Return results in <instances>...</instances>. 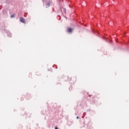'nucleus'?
I'll list each match as a JSON object with an SVG mask.
<instances>
[{"mask_svg": "<svg viewBox=\"0 0 129 129\" xmlns=\"http://www.w3.org/2000/svg\"><path fill=\"white\" fill-rule=\"evenodd\" d=\"M51 4L52 1L51 0H47L46 1V2L43 1V6L46 8V9L49 8Z\"/></svg>", "mask_w": 129, "mask_h": 129, "instance_id": "f257e3e1", "label": "nucleus"}, {"mask_svg": "<svg viewBox=\"0 0 129 129\" xmlns=\"http://www.w3.org/2000/svg\"><path fill=\"white\" fill-rule=\"evenodd\" d=\"M20 21L21 23H23V24H26V22H25V18H24L23 17H21L20 18Z\"/></svg>", "mask_w": 129, "mask_h": 129, "instance_id": "f03ea898", "label": "nucleus"}, {"mask_svg": "<svg viewBox=\"0 0 129 129\" xmlns=\"http://www.w3.org/2000/svg\"><path fill=\"white\" fill-rule=\"evenodd\" d=\"M7 36L8 37H9L10 38H11V37H12V33H11L10 31H8Z\"/></svg>", "mask_w": 129, "mask_h": 129, "instance_id": "7ed1b4c3", "label": "nucleus"}, {"mask_svg": "<svg viewBox=\"0 0 129 129\" xmlns=\"http://www.w3.org/2000/svg\"><path fill=\"white\" fill-rule=\"evenodd\" d=\"M68 33H72V28H68Z\"/></svg>", "mask_w": 129, "mask_h": 129, "instance_id": "20e7f679", "label": "nucleus"}, {"mask_svg": "<svg viewBox=\"0 0 129 129\" xmlns=\"http://www.w3.org/2000/svg\"><path fill=\"white\" fill-rule=\"evenodd\" d=\"M63 13H64V14H66V9L63 8Z\"/></svg>", "mask_w": 129, "mask_h": 129, "instance_id": "39448f33", "label": "nucleus"}, {"mask_svg": "<svg viewBox=\"0 0 129 129\" xmlns=\"http://www.w3.org/2000/svg\"><path fill=\"white\" fill-rule=\"evenodd\" d=\"M14 17H15V14H13V15H12L11 16V18L12 19H13V18H14Z\"/></svg>", "mask_w": 129, "mask_h": 129, "instance_id": "423d86ee", "label": "nucleus"}, {"mask_svg": "<svg viewBox=\"0 0 129 129\" xmlns=\"http://www.w3.org/2000/svg\"><path fill=\"white\" fill-rule=\"evenodd\" d=\"M77 119H79V116H77Z\"/></svg>", "mask_w": 129, "mask_h": 129, "instance_id": "0eeeda50", "label": "nucleus"}, {"mask_svg": "<svg viewBox=\"0 0 129 129\" xmlns=\"http://www.w3.org/2000/svg\"><path fill=\"white\" fill-rule=\"evenodd\" d=\"M55 129H58V128L57 127H55Z\"/></svg>", "mask_w": 129, "mask_h": 129, "instance_id": "6e6552de", "label": "nucleus"}, {"mask_svg": "<svg viewBox=\"0 0 129 129\" xmlns=\"http://www.w3.org/2000/svg\"><path fill=\"white\" fill-rule=\"evenodd\" d=\"M46 1H48V0H43V2H46Z\"/></svg>", "mask_w": 129, "mask_h": 129, "instance_id": "1a4fd4ad", "label": "nucleus"}, {"mask_svg": "<svg viewBox=\"0 0 129 129\" xmlns=\"http://www.w3.org/2000/svg\"><path fill=\"white\" fill-rule=\"evenodd\" d=\"M82 118H84V116L83 117H82Z\"/></svg>", "mask_w": 129, "mask_h": 129, "instance_id": "9d476101", "label": "nucleus"}, {"mask_svg": "<svg viewBox=\"0 0 129 129\" xmlns=\"http://www.w3.org/2000/svg\"><path fill=\"white\" fill-rule=\"evenodd\" d=\"M124 34H126V32H124Z\"/></svg>", "mask_w": 129, "mask_h": 129, "instance_id": "9b49d317", "label": "nucleus"}]
</instances>
